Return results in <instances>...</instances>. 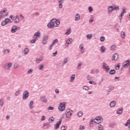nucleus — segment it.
I'll list each match as a JSON object with an SVG mask.
<instances>
[{"instance_id":"obj_5","label":"nucleus","mask_w":130,"mask_h":130,"mask_svg":"<svg viewBox=\"0 0 130 130\" xmlns=\"http://www.w3.org/2000/svg\"><path fill=\"white\" fill-rule=\"evenodd\" d=\"M72 113H73V111L71 110V109H69L66 111V115L67 118H69V117H71V116L72 115Z\"/></svg>"},{"instance_id":"obj_31","label":"nucleus","mask_w":130,"mask_h":130,"mask_svg":"<svg viewBox=\"0 0 130 130\" xmlns=\"http://www.w3.org/2000/svg\"><path fill=\"white\" fill-rule=\"evenodd\" d=\"M43 127H45V128H47V127H49V124L47 123H44Z\"/></svg>"},{"instance_id":"obj_12","label":"nucleus","mask_w":130,"mask_h":130,"mask_svg":"<svg viewBox=\"0 0 130 130\" xmlns=\"http://www.w3.org/2000/svg\"><path fill=\"white\" fill-rule=\"evenodd\" d=\"M40 100L41 101H43L44 103H46V102H47V99H46L45 96H41L40 97Z\"/></svg>"},{"instance_id":"obj_32","label":"nucleus","mask_w":130,"mask_h":130,"mask_svg":"<svg viewBox=\"0 0 130 130\" xmlns=\"http://www.w3.org/2000/svg\"><path fill=\"white\" fill-rule=\"evenodd\" d=\"M77 115L78 116H79V117H81V116H83V112L82 111H79L78 113H77Z\"/></svg>"},{"instance_id":"obj_63","label":"nucleus","mask_w":130,"mask_h":130,"mask_svg":"<svg viewBox=\"0 0 130 130\" xmlns=\"http://www.w3.org/2000/svg\"><path fill=\"white\" fill-rule=\"evenodd\" d=\"M79 129H85V126L83 125H80L79 127Z\"/></svg>"},{"instance_id":"obj_15","label":"nucleus","mask_w":130,"mask_h":130,"mask_svg":"<svg viewBox=\"0 0 130 130\" xmlns=\"http://www.w3.org/2000/svg\"><path fill=\"white\" fill-rule=\"evenodd\" d=\"M64 0H60L58 1V6L59 9H62V4H63Z\"/></svg>"},{"instance_id":"obj_9","label":"nucleus","mask_w":130,"mask_h":130,"mask_svg":"<svg viewBox=\"0 0 130 130\" xmlns=\"http://www.w3.org/2000/svg\"><path fill=\"white\" fill-rule=\"evenodd\" d=\"M125 63L122 66V68H128V67H129L130 66V59H128L126 60L125 62Z\"/></svg>"},{"instance_id":"obj_14","label":"nucleus","mask_w":130,"mask_h":130,"mask_svg":"<svg viewBox=\"0 0 130 130\" xmlns=\"http://www.w3.org/2000/svg\"><path fill=\"white\" fill-rule=\"evenodd\" d=\"M113 10H114V7H113V6H109L108 9L109 14H111V13H112Z\"/></svg>"},{"instance_id":"obj_35","label":"nucleus","mask_w":130,"mask_h":130,"mask_svg":"<svg viewBox=\"0 0 130 130\" xmlns=\"http://www.w3.org/2000/svg\"><path fill=\"white\" fill-rule=\"evenodd\" d=\"M36 61L37 63H40V62H41V61H42V59H41L40 58H37L36 60Z\"/></svg>"},{"instance_id":"obj_59","label":"nucleus","mask_w":130,"mask_h":130,"mask_svg":"<svg viewBox=\"0 0 130 130\" xmlns=\"http://www.w3.org/2000/svg\"><path fill=\"white\" fill-rule=\"evenodd\" d=\"M92 122H95V121H94V119H91L90 120V126H92V125H91V124H93V123H92Z\"/></svg>"},{"instance_id":"obj_4","label":"nucleus","mask_w":130,"mask_h":130,"mask_svg":"<svg viewBox=\"0 0 130 130\" xmlns=\"http://www.w3.org/2000/svg\"><path fill=\"white\" fill-rule=\"evenodd\" d=\"M94 120L96 121H94L95 123H98V124H99L100 123H101V122H103V118H102V117L98 116L95 117V118L94 119ZM97 121H100V122H97Z\"/></svg>"},{"instance_id":"obj_60","label":"nucleus","mask_w":130,"mask_h":130,"mask_svg":"<svg viewBox=\"0 0 130 130\" xmlns=\"http://www.w3.org/2000/svg\"><path fill=\"white\" fill-rule=\"evenodd\" d=\"M68 127L63 126L61 127V130H67Z\"/></svg>"},{"instance_id":"obj_30","label":"nucleus","mask_w":130,"mask_h":130,"mask_svg":"<svg viewBox=\"0 0 130 130\" xmlns=\"http://www.w3.org/2000/svg\"><path fill=\"white\" fill-rule=\"evenodd\" d=\"M118 58V54H117V53H114V60H117Z\"/></svg>"},{"instance_id":"obj_55","label":"nucleus","mask_w":130,"mask_h":130,"mask_svg":"<svg viewBox=\"0 0 130 130\" xmlns=\"http://www.w3.org/2000/svg\"><path fill=\"white\" fill-rule=\"evenodd\" d=\"M93 21H94V18L93 17H91L89 19V23H90V24H92V23L93 22Z\"/></svg>"},{"instance_id":"obj_17","label":"nucleus","mask_w":130,"mask_h":130,"mask_svg":"<svg viewBox=\"0 0 130 130\" xmlns=\"http://www.w3.org/2000/svg\"><path fill=\"white\" fill-rule=\"evenodd\" d=\"M12 66H13V64H12L11 63H9L7 64V66L5 67V69H6V70H10V69L12 68Z\"/></svg>"},{"instance_id":"obj_43","label":"nucleus","mask_w":130,"mask_h":130,"mask_svg":"<svg viewBox=\"0 0 130 130\" xmlns=\"http://www.w3.org/2000/svg\"><path fill=\"white\" fill-rule=\"evenodd\" d=\"M4 105V99H1L0 100V106H3Z\"/></svg>"},{"instance_id":"obj_48","label":"nucleus","mask_w":130,"mask_h":130,"mask_svg":"<svg viewBox=\"0 0 130 130\" xmlns=\"http://www.w3.org/2000/svg\"><path fill=\"white\" fill-rule=\"evenodd\" d=\"M110 75H114V69L111 70L109 71Z\"/></svg>"},{"instance_id":"obj_29","label":"nucleus","mask_w":130,"mask_h":130,"mask_svg":"<svg viewBox=\"0 0 130 130\" xmlns=\"http://www.w3.org/2000/svg\"><path fill=\"white\" fill-rule=\"evenodd\" d=\"M29 52V48H25L24 49V54H27Z\"/></svg>"},{"instance_id":"obj_61","label":"nucleus","mask_w":130,"mask_h":130,"mask_svg":"<svg viewBox=\"0 0 130 130\" xmlns=\"http://www.w3.org/2000/svg\"><path fill=\"white\" fill-rule=\"evenodd\" d=\"M46 119V118L45 117V116H42L41 120L42 121H44V120Z\"/></svg>"},{"instance_id":"obj_11","label":"nucleus","mask_w":130,"mask_h":130,"mask_svg":"<svg viewBox=\"0 0 130 130\" xmlns=\"http://www.w3.org/2000/svg\"><path fill=\"white\" fill-rule=\"evenodd\" d=\"M17 30H18V26H13L11 28V32L12 33H16Z\"/></svg>"},{"instance_id":"obj_7","label":"nucleus","mask_w":130,"mask_h":130,"mask_svg":"<svg viewBox=\"0 0 130 130\" xmlns=\"http://www.w3.org/2000/svg\"><path fill=\"white\" fill-rule=\"evenodd\" d=\"M61 121H62V120L60 119L59 121L54 125V127L55 129H58V128H59V126L60 124H61Z\"/></svg>"},{"instance_id":"obj_2","label":"nucleus","mask_w":130,"mask_h":130,"mask_svg":"<svg viewBox=\"0 0 130 130\" xmlns=\"http://www.w3.org/2000/svg\"><path fill=\"white\" fill-rule=\"evenodd\" d=\"M58 109L59 111H64L66 109V104L60 103L58 107Z\"/></svg>"},{"instance_id":"obj_39","label":"nucleus","mask_w":130,"mask_h":130,"mask_svg":"<svg viewBox=\"0 0 130 130\" xmlns=\"http://www.w3.org/2000/svg\"><path fill=\"white\" fill-rule=\"evenodd\" d=\"M92 35L91 34H88L86 35V37L88 39H91L92 37Z\"/></svg>"},{"instance_id":"obj_27","label":"nucleus","mask_w":130,"mask_h":130,"mask_svg":"<svg viewBox=\"0 0 130 130\" xmlns=\"http://www.w3.org/2000/svg\"><path fill=\"white\" fill-rule=\"evenodd\" d=\"M75 77H76V75L75 74L72 75L71 77V80L70 82H74V81H75Z\"/></svg>"},{"instance_id":"obj_21","label":"nucleus","mask_w":130,"mask_h":130,"mask_svg":"<svg viewBox=\"0 0 130 130\" xmlns=\"http://www.w3.org/2000/svg\"><path fill=\"white\" fill-rule=\"evenodd\" d=\"M105 47H104V46H102L100 48V51L101 52H102V53H104V52H105Z\"/></svg>"},{"instance_id":"obj_22","label":"nucleus","mask_w":130,"mask_h":130,"mask_svg":"<svg viewBox=\"0 0 130 130\" xmlns=\"http://www.w3.org/2000/svg\"><path fill=\"white\" fill-rule=\"evenodd\" d=\"M121 37L123 38V39H124L125 38V32L124 31H121Z\"/></svg>"},{"instance_id":"obj_18","label":"nucleus","mask_w":130,"mask_h":130,"mask_svg":"<svg viewBox=\"0 0 130 130\" xmlns=\"http://www.w3.org/2000/svg\"><path fill=\"white\" fill-rule=\"evenodd\" d=\"M15 20H14V23H19L20 22V20H19V16L16 15L15 17Z\"/></svg>"},{"instance_id":"obj_19","label":"nucleus","mask_w":130,"mask_h":130,"mask_svg":"<svg viewBox=\"0 0 130 130\" xmlns=\"http://www.w3.org/2000/svg\"><path fill=\"white\" fill-rule=\"evenodd\" d=\"M7 8H4L3 10L0 12L1 15H4L5 13H7Z\"/></svg>"},{"instance_id":"obj_58","label":"nucleus","mask_w":130,"mask_h":130,"mask_svg":"<svg viewBox=\"0 0 130 130\" xmlns=\"http://www.w3.org/2000/svg\"><path fill=\"white\" fill-rule=\"evenodd\" d=\"M79 48L80 49H84V45L83 44H81L80 45H79Z\"/></svg>"},{"instance_id":"obj_28","label":"nucleus","mask_w":130,"mask_h":130,"mask_svg":"<svg viewBox=\"0 0 130 130\" xmlns=\"http://www.w3.org/2000/svg\"><path fill=\"white\" fill-rule=\"evenodd\" d=\"M56 43H58V40L57 39H55L52 43V45L54 46Z\"/></svg>"},{"instance_id":"obj_45","label":"nucleus","mask_w":130,"mask_h":130,"mask_svg":"<svg viewBox=\"0 0 130 130\" xmlns=\"http://www.w3.org/2000/svg\"><path fill=\"white\" fill-rule=\"evenodd\" d=\"M88 11L89 13H92L93 12V8L92 7L90 6L88 7Z\"/></svg>"},{"instance_id":"obj_1","label":"nucleus","mask_w":130,"mask_h":130,"mask_svg":"<svg viewBox=\"0 0 130 130\" xmlns=\"http://www.w3.org/2000/svg\"><path fill=\"white\" fill-rule=\"evenodd\" d=\"M125 13H126V10L124 8L119 16L120 23H121V20H122V18L123 17V16H124V14H125Z\"/></svg>"},{"instance_id":"obj_37","label":"nucleus","mask_w":130,"mask_h":130,"mask_svg":"<svg viewBox=\"0 0 130 130\" xmlns=\"http://www.w3.org/2000/svg\"><path fill=\"white\" fill-rule=\"evenodd\" d=\"M110 107L111 108L114 107V101H113L110 103Z\"/></svg>"},{"instance_id":"obj_23","label":"nucleus","mask_w":130,"mask_h":130,"mask_svg":"<svg viewBox=\"0 0 130 130\" xmlns=\"http://www.w3.org/2000/svg\"><path fill=\"white\" fill-rule=\"evenodd\" d=\"M72 41H73V39H72L71 38H69L67 40V41H66V43L67 44H71Z\"/></svg>"},{"instance_id":"obj_16","label":"nucleus","mask_w":130,"mask_h":130,"mask_svg":"<svg viewBox=\"0 0 130 130\" xmlns=\"http://www.w3.org/2000/svg\"><path fill=\"white\" fill-rule=\"evenodd\" d=\"M122 111H123V108H122L121 109H118L117 111H116V113L117 114H121L122 113Z\"/></svg>"},{"instance_id":"obj_57","label":"nucleus","mask_w":130,"mask_h":130,"mask_svg":"<svg viewBox=\"0 0 130 130\" xmlns=\"http://www.w3.org/2000/svg\"><path fill=\"white\" fill-rule=\"evenodd\" d=\"M32 72H33V69H30L28 70L27 74H31Z\"/></svg>"},{"instance_id":"obj_54","label":"nucleus","mask_w":130,"mask_h":130,"mask_svg":"<svg viewBox=\"0 0 130 130\" xmlns=\"http://www.w3.org/2000/svg\"><path fill=\"white\" fill-rule=\"evenodd\" d=\"M87 79L88 81H90V80H92V76H91V75H88L87 76Z\"/></svg>"},{"instance_id":"obj_38","label":"nucleus","mask_w":130,"mask_h":130,"mask_svg":"<svg viewBox=\"0 0 130 130\" xmlns=\"http://www.w3.org/2000/svg\"><path fill=\"white\" fill-rule=\"evenodd\" d=\"M66 63H68V58H65L63 60V64H66Z\"/></svg>"},{"instance_id":"obj_8","label":"nucleus","mask_w":130,"mask_h":130,"mask_svg":"<svg viewBox=\"0 0 130 130\" xmlns=\"http://www.w3.org/2000/svg\"><path fill=\"white\" fill-rule=\"evenodd\" d=\"M29 97V91L26 90L23 92V100H26L27 98Z\"/></svg>"},{"instance_id":"obj_49","label":"nucleus","mask_w":130,"mask_h":130,"mask_svg":"<svg viewBox=\"0 0 130 130\" xmlns=\"http://www.w3.org/2000/svg\"><path fill=\"white\" fill-rule=\"evenodd\" d=\"M114 10H116V11H119V7L118 6H116V5H115L114 6Z\"/></svg>"},{"instance_id":"obj_46","label":"nucleus","mask_w":130,"mask_h":130,"mask_svg":"<svg viewBox=\"0 0 130 130\" xmlns=\"http://www.w3.org/2000/svg\"><path fill=\"white\" fill-rule=\"evenodd\" d=\"M81 68H82V64L81 63H79L77 67V70H81Z\"/></svg>"},{"instance_id":"obj_20","label":"nucleus","mask_w":130,"mask_h":130,"mask_svg":"<svg viewBox=\"0 0 130 130\" xmlns=\"http://www.w3.org/2000/svg\"><path fill=\"white\" fill-rule=\"evenodd\" d=\"M80 14L79 13H77L76 15H75V21H79L80 20Z\"/></svg>"},{"instance_id":"obj_41","label":"nucleus","mask_w":130,"mask_h":130,"mask_svg":"<svg viewBox=\"0 0 130 130\" xmlns=\"http://www.w3.org/2000/svg\"><path fill=\"white\" fill-rule=\"evenodd\" d=\"M103 126L101 124H99L98 126V130H103Z\"/></svg>"},{"instance_id":"obj_51","label":"nucleus","mask_w":130,"mask_h":130,"mask_svg":"<svg viewBox=\"0 0 130 130\" xmlns=\"http://www.w3.org/2000/svg\"><path fill=\"white\" fill-rule=\"evenodd\" d=\"M110 48L111 51H114V45H112Z\"/></svg>"},{"instance_id":"obj_64","label":"nucleus","mask_w":130,"mask_h":130,"mask_svg":"<svg viewBox=\"0 0 130 130\" xmlns=\"http://www.w3.org/2000/svg\"><path fill=\"white\" fill-rule=\"evenodd\" d=\"M36 40H36V39H34V40H31V43H32V44L35 43V42H36Z\"/></svg>"},{"instance_id":"obj_44","label":"nucleus","mask_w":130,"mask_h":130,"mask_svg":"<svg viewBox=\"0 0 130 130\" xmlns=\"http://www.w3.org/2000/svg\"><path fill=\"white\" fill-rule=\"evenodd\" d=\"M54 121V118L53 117H50L49 119V122H53Z\"/></svg>"},{"instance_id":"obj_34","label":"nucleus","mask_w":130,"mask_h":130,"mask_svg":"<svg viewBox=\"0 0 130 130\" xmlns=\"http://www.w3.org/2000/svg\"><path fill=\"white\" fill-rule=\"evenodd\" d=\"M83 89H84V90H85L86 91H89V90H90V88H89V87L87 86H84Z\"/></svg>"},{"instance_id":"obj_26","label":"nucleus","mask_w":130,"mask_h":130,"mask_svg":"<svg viewBox=\"0 0 130 130\" xmlns=\"http://www.w3.org/2000/svg\"><path fill=\"white\" fill-rule=\"evenodd\" d=\"M3 53L9 54V53H10V50L8 49H4L3 51Z\"/></svg>"},{"instance_id":"obj_10","label":"nucleus","mask_w":130,"mask_h":130,"mask_svg":"<svg viewBox=\"0 0 130 130\" xmlns=\"http://www.w3.org/2000/svg\"><path fill=\"white\" fill-rule=\"evenodd\" d=\"M40 37V31H38L34 34V37L35 39L37 40V38Z\"/></svg>"},{"instance_id":"obj_56","label":"nucleus","mask_w":130,"mask_h":130,"mask_svg":"<svg viewBox=\"0 0 130 130\" xmlns=\"http://www.w3.org/2000/svg\"><path fill=\"white\" fill-rule=\"evenodd\" d=\"M44 68V65L43 64H41L40 66V67H39V70H42V69H43Z\"/></svg>"},{"instance_id":"obj_40","label":"nucleus","mask_w":130,"mask_h":130,"mask_svg":"<svg viewBox=\"0 0 130 130\" xmlns=\"http://www.w3.org/2000/svg\"><path fill=\"white\" fill-rule=\"evenodd\" d=\"M100 41L101 42H104L105 41V37L104 36H102L100 38Z\"/></svg>"},{"instance_id":"obj_36","label":"nucleus","mask_w":130,"mask_h":130,"mask_svg":"<svg viewBox=\"0 0 130 130\" xmlns=\"http://www.w3.org/2000/svg\"><path fill=\"white\" fill-rule=\"evenodd\" d=\"M33 101H31L29 104V107L30 108V109H33V107H32V105H33Z\"/></svg>"},{"instance_id":"obj_33","label":"nucleus","mask_w":130,"mask_h":130,"mask_svg":"<svg viewBox=\"0 0 130 130\" xmlns=\"http://www.w3.org/2000/svg\"><path fill=\"white\" fill-rule=\"evenodd\" d=\"M55 20L53 22H54V23H55V24L56 25H57V26H58V25H59V24H60V22H59V21L56 20V19H54Z\"/></svg>"},{"instance_id":"obj_6","label":"nucleus","mask_w":130,"mask_h":130,"mask_svg":"<svg viewBox=\"0 0 130 130\" xmlns=\"http://www.w3.org/2000/svg\"><path fill=\"white\" fill-rule=\"evenodd\" d=\"M47 27L50 29H53V27H54V22L53 21V19L51 20L47 24Z\"/></svg>"},{"instance_id":"obj_25","label":"nucleus","mask_w":130,"mask_h":130,"mask_svg":"<svg viewBox=\"0 0 130 130\" xmlns=\"http://www.w3.org/2000/svg\"><path fill=\"white\" fill-rule=\"evenodd\" d=\"M120 67V63H118L117 64H116L115 66V69L117 70H119V68Z\"/></svg>"},{"instance_id":"obj_3","label":"nucleus","mask_w":130,"mask_h":130,"mask_svg":"<svg viewBox=\"0 0 130 130\" xmlns=\"http://www.w3.org/2000/svg\"><path fill=\"white\" fill-rule=\"evenodd\" d=\"M103 70H106V72L107 73H108L109 72L110 68H109V66H108V64L106 63H103V67H102Z\"/></svg>"},{"instance_id":"obj_50","label":"nucleus","mask_w":130,"mask_h":130,"mask_svg":"<svg viewBox=\"0 0 130 130\" xmlns=\"http://www.w3.org/2000/svg\"><path fill=\"white\" fill-rule=\"evenodd\" d=\"M7 22H6L5 20H4L2 22L1 25L2 26H6V25H7Z\"/></svg>"},{"instance_id":"obj_13","label":"nucleus","mask_w":130,"mask_h":130,"mask_svg":"<svg viewBox=\"0 0 130 130\" xmlns=\"http://www.w3.org/2000/svg\"><path fill=\"white\" fill-rule=\"evenodd\" d=\"M47 39H48V36H45L44 38H43V40L42 42L43 44H44V45H45L46 44V43L47 42Z\"/></svg>"},{"instance_id":"obj_53","label":"nucleus","mask_w":130,"mask_h":130,"mask_svg":"<svg viewBox=\"0 0 130 130\" xmlns=\"http://www.w3.org/2000/svg\"><path fill=\"white\" fill-rule=\"evenodd\" d=\"M6 23L9 24V23L10 22V18H6L4 20Z\"/></svg>"},{"instance_id":"obj_47","label":"nucleus","mask_w":130,"mask_h":130,"mask_svg":"<svg viewBox=\"0 0 130 130\" xmlns=\"http://www.w3.org/2000/svg\"><path fill=\"white\" fill-rule=\"evenodd\" d=\"M15 96H18V95H20V90H18L17 91H16L15 93Z\"/></svg>"},{"instance_id":"obj_62","label":"nucleus","mask_w":130,"mask_h":130,"mask_svg":"<svg viewBox=\"0 0 130 130\" xmlns=\"http://www.w3.org/2000/svg\"><path fill=\"white\" fill-rule=\"evenodd\" d=\"M10 18L11 20H14V19H15V16L14 15H10Z\"/></svg>"},{"instance_id":"obj_52","label":"nucleus","mask_w":130,"mask_h":130,"mask_svg":"<svg viewBox=\"0 0 130 130\" xmlns=\"http://www.w3.org/2000/svg\"><path fill=\"white\" fill-rule=\"evenodd\" d=\"M109 127H111V128H113L114 127V123H110L109 125Z\"/></svg>"},{"instance_id":"obj_24","label":"nucleus","mask_w":130,"mask_h":130,"mask_svg":"<svg viewBox=\"0 0 130 130\" xmlns=\"http://www.w3.org/2000/svg\"><path fill=\"white\" fill-rule=\"evenodd\" d=\"M71 28H69L68 29H67L66 32H65V34L66 35H70L71 34Z\"/></svg>"},{"instance_id":"obj_42","label":"nucleus","mask_w":130,"mask_h":130,"mask_svg":"<svg viewBox=\"0 0 130 130\" xmlns=\"http://www.w3.org/2000/svg\"><path fill=\"white\" fill-rule=\"evenodd\" d=\"M128 124H130V119H128L126 123L124 124L125 126H128Z\"/></svg>"}]
</instances>
